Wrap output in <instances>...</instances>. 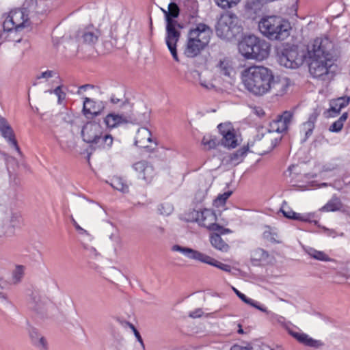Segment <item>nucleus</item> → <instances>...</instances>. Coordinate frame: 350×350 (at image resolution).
I'll return each mask as SVG.
<instances>
[{"label":"nucleus","instance_id":"1","mask_svg":"<svg viewBox=\"0 0 350 350\" xmlns=\"http://www.w3.org/2000/svg\"><path fill=\"white\" fill-rule=\"evenodd\" d=\"M310 58L309 71L315 78L324 80L328 74V37L317 38L308 46Z\"/></svg>","mask_w":350,"mask_h":350},{"label":"nucleus","instance_id":"2","mask_svg":"<svg viewBox=\"0 0 350 350\" xmlns=\"http://www.w3.org/2000/svg\"><path fill=\"white\" fill-rule=\"evenodd\" d=\"M272 71L264 66H253L244 71L243 83L245 88L256 96H262L271 90Z\"/></svg>","mask_w":350,"mask_h":350},{"label":"nucleus","instance_id":"3","mask_svg":"<svg viewBox=\"0 0 350 350\" xmlns=\"http://www.w3.org/2000/svg\"><path fill=\"white\" fill-rule=\"evenodd\" d=\"M179 14L180 9L178 5L171 2L168 5L165 41L173 59L177 62L180 61L176 49L177 42L180 38V29L183 28V25L175 20Z\"/></svg>","mask_w":350,"mask_h":350},{"label":"nucleus","instance_id":"4","mask_svg":"<svg viewBox=\"0 0 350 350\" xmlns=\"http://www.w3.org/2000/svg\"><path fill=\"white\" fill-rule=\"evenodd\" d=\"M258 29L262 34L271 40H284L290 35L291 24L280 16L263 17L258 23Z\"/></svg>","mask_w":350,"mask_h":350},{"label":"nucleus","instance_id":"5","mask_svg":"<svg viewBox=\"0 0 350 350\" xmlns=\"http://www.w3.org/2000/svg\"><path fill=\"white\" fill-rule=\"evenodd\" d=\"M239 51L246 59L261 61L268 57L270 44L265 40L250 35L239 42Z\"/></svg>","mask_w":350,"mask_h":350},{"label":"nucleus","instance_id":"6","mask_svg":"<svg viewBox=\"0 0 350 350\" xmlns=\"http://www.w3.org/2000/svg\"><path fill=\"white\" fill-rule=\"evenodd\" d=\"M36 8V0H26L21 9L14 10L10 12L3 21V27L7 29L16 28V30H23L29 27V13Z\"/></svg>","mask_w":350,"mask_h":350},{"label":"nucleus","instance_id":"7","mask_svg":"<svg viewBox=\"0 0 350 350\" xmlns=\"http://www.w3.org/2000/svg\"><path fill=\"white\" fill-rule=\"evenodd\" d=\"M275 50L278 62L281 66L295 69L304 63V53L299 52L297 46L282 43L277 46Z\"/></svg>","mask_w":350,"mask_h":350},{"label":"nucleus","instance_id":"8","mask_svg":"<svg viewBox=\"0 0 350 350\" xmlns=\"http://www.w3.org/2000/svg\"><path fill=\"white\" fill-rule=\"evenodd\" d=\"M189 219L197 222L200 226L205 227L212 231L221 234L228 233L230 230L224 228L217 224V216L213 211L204 208L201 211L193 210L189 215Z\"/></svg>","mask_w":350,"mask_h":350},{"label":"nucleus","instance_id":"9","mask_svg":"<svg viewBox=\"0 0 350 350\" xmlns=\"http://www.w3.org/2000/svg\"><path fill=\"white\" fill-rule=\"evenodd\" d=\"M172 250L173 252H180L189 259L198 260L201 262L212 265L224 271L230 272L231 270L230 265L221 263L215 258L192 248L174 245L172 247Z\"/></svg>","mask_w":350,"mask_h":350},{"label":"nucleus","instance_id":"10","mask_svg":"<svg viewBox=\"0 0 350 350\" xmlns=\"http://www.w3.org/2000/svg\"><path fill=\"white\" fill-rule=\"evenodd\" d=\"M238 18L234 14L226 13L222 14L218 20L215 31L216 34L221 38H230L235 35Z\"/></svg>","mask_w":350,"mask_h":350},{"label":"nucleus","instance_id":"11","mask_svg":"<svg viewBox=\"0 0 350 350\" xmlns=\"http://www.w3.org/2000/svg\"><path fill=\"white\" fill-rule=\"evenodd\" d=\"M212 33L213 31L209 26L204 23H199L195 28L190 29L188 37L198 40V42L208 44Z\"/></svg>","mask_w":350,"mask_h":350},{"label":"nucleus","instance_id":"12","mask_svg":"<svg viewBox=\"0 0 350 350\" xmlns=\"http://www.w3.org/2000/svg\"><path fill=\"white\" fill-rule=\"evenodd\" d=\"M288 333L299 342L315 349L316 350H326V345L319 340H315L305 333H299L288 329Z\"/></svg>","mask_w":350,"mask_h":350},{"label":"nucleus","instance_id":"13","mask_svg":"<svg viewBox=\"0 0 350 350\" xmlns=\"http://www.w3.org/2000/svg\"><path fill=\"white\" fill-rule=\"evenodd\" d=\"M103 130L102 126L96 122L85 124L81 130V136L84 142L92 144Z\"/></svg>","mask_w":350,"mask_h":350},{"label":"nucleus","instance_id":"14","mask_svg":"<svg viewBox=\"0 0 350 350\" xmlns=\"http://www.w3.org/2000/svg\"><path fill=\"white\" fill-rule=\"evenodd\" d=\"M21 221L22 218L19 213L12 212L8 213L3 219L5 234L7 236L12 235L14 233L15 228L20 227Z\"/></svg>","mask_w":350,"mask_h":350},{"label":"nucleus","instance_id":"15","mask_svg":"<svg viewBox=\"0 0 350 350\" xmlns=\"http://www.w3.org/2000/svg\"><path fill=\"white\" fill-rule=\"evenodd\" d=\"M218 129L222 135L221 144L225 147L234 148L237 146V139L234 129L229 124H219Z\"/></svg>","mask_w":350,"mask_h":350},{"label":"nucleus","instance_id":"16","mask_svg":"<svg viewBox=\"0 0 350 350\" xmlns=\"http://www.w3.org/2000/svg\"><path fill=\"white\" fill-rule=\"evenodd\" d=\"M105 108V103L100 100H94L89 98H85L83 111L85 116L88 114L92 117L100 114Z\"/></svg>","mask_w":350,"mask_h":350},{"label":"nucleus","instance_id":"17","mask_svg":"<svg viewBox=\"0 0 350 350\" xmlns=\"http://www.w3.org/2000/svg\"><path fill=\"white\" fill-rule=\"evenodd\" d=\"M133 169L138 173V178L146 181H150L154 175V167L146 161L135 163Z\"/></svg>","mask_w":350,"mask_h":350},{"label":"nucleus","instance_id":"18","mask_svg":"<svg viewBox=\"0 0 350 350\" xmlns=\"http://www.w3.org/2000/svg\"><path fill=\"white\" fill-rule=\"evenodd\" d=\"M0 131L2 136L8 140L10 145L14 148L19 154H21L20 148L18 147L17 142L14 137L12 129L7 120L1 116H0Z\"/></svg>","mask_w":350,"mask_h":350},{"label":"nucleus","instance_id":"19","mask_svg":"<svg viewBox=\"0 0 350 350\" xmlns=\"http://www.w3.org/2000/svg\"><path fill=\"white\" fill-rule=\"evenodd\" d=\"M306 176L302 173L301 166L298 165H292L288 167L284 172V176L286 180L295 186L297 183L303 182L304 178Z\"/></svg>","mask_w":350,"mask_h":350},{"label":"nucleus","instance_id":"20","mask_svg":"<svg viewBox=\"0 0 350 350\" xmlns=\"http://www.w3.org/2000/svg\"><path fill=\"white\" fill-rule=\"evenodd\" d=\"M321 111V108L317 107L314 109V112L309 116L307 122L302 124L300 127V133L304 134L303 142L306 141L312 134L314 123Z\"/></svg>","mask_w":350,"mask_h":350},{"label":"nucleus","instance_id":"21","mask_svg":"<svg viewBox=\"0 0 350 350\" xmlns=\"http://www.w3.org/2000/svg\"><path fill=\"white\" fill-rule=\"evenodd\" d=\"M207 45L206 44L198 42V40L188 37L184 53L188 57H195L199 55Z\"/></svg>","mask_w":350,"mask_h":350},{"label":"nucleus","instance_id":"22","mask_svg":"<svg viewBox=\"0 0 350 350\" xmlns=\"http://www.w3.org/2000/svg\"><path fill=\"white\" fill-rule=\"evenodd\" d=\"M152 142L151 132L147 128L142 127L137 130L135 140V146L142 148H148L149 147L148 143Z\"/></svg>","mask_w":350,"mask_h":350},{"label":"nucleus","instance_id":"23","mask_svg":"<svg viewBox=\"0 0 350 350\" xmlns=\"http://www.w3.org/2000/svg\"><path fill=\"white\" fill-rule=\"evenodd\" d=\"M113 138L111 135L105 133L103 130L96 137V140L91 144L94 148L109 149L113 144Z\"/></svg>","mask_w":350,"mask_h":350},{"label":"nucleus","instance_id":"24","mask_svg":"<svg viewBox=\"0 0 350 350\" xmlns=\"http://www.w3.org/2000/svg\"><path fill=\"white\" fill-rule=\"evenodd\" d=\"M217 68L221 75L228 78H231L235 73L232 61L229 57H224L220 59L217 65Z\"/></svg>","mask_w":350,"mask_h":350},{"label":"nucleus","instance_id":"25","mask_svg":"<svg viewBox=\"0 0 350 350\" xmlns=\"http://www.w3.org/2000/svg\"><path fill=\"white\" fill-rule=\"evenodd\" d=\"M31 343L40 350H47V342L44 336H41L34 327L29 330Z\"/></svg>","mask_w":350,"mask_h":350},{"label":"nucleus","instance_id":"26","mask_svg":"<svg viewBox=\"0 0 350 350\" xmlns=\"http://www.w3.org/2000/svg\"><path fill=\"white\" fill-rule=\"evenodd\" d=\"M127 122L126 116L113 113H109L104 119L105 124L109 129L116 128L122 124L126 123Z\"/></svg>","mask_w":350,"mask_h":350},{"label":"nucleus","instance_id":"27","mask_svg":"<svg viewBox=\"0 0 350 350\" xmlns=\"http://www.w3.org/2000/svg\"><path fill=\"white\" fill-rule=\"evenodd\" d=\"M270 83L271 90H273L274 94L277 96L283 95L288 88L287 79H275L273 76Z\"/></svg>","mask_w":350,"mask_h":350},{"label":"nucleus","instance_id":"28","mask_svg":"<svg viewBox=\"0 0 350 350\" xmlns=\"http://www.w3.org/2000/svg\"><path fill=\"white\" fill-rule=\"evenodd\" d=\"M350 101V97L345 96L332 99L329 103V113L331 112L338 113L340 110L347 106ZM331 114H329V117Z\"/></svg>","mask_w":350,"mask_h":350},{"label":"nucleus","instance_id":"29","mask_svg":"<svg viewBox=\"0 0 350 350\" xmlns=\"http://www.w3.org/2000/svg\"><path fill=\"white\" fill-rule=\"evenodd\" d=\"M45 304V300L42 298L38 292L33 291L29 295V305L33 310L41 312Z\"/></svg>","mask_w":350,"mask_h":350},{"label":"nucleus","instance_id":"30","mask_svg":"<svg viewBox=\"0 0 350 350\" xmlns=\"http://www.w3.org/2000/svg\"><path fill=\"white\" fill-rule=\"evenodd\" d=\"M210 242L214 248L222 252H227L229 250V245L222 239L220 234L218 233H213L211 234Z\"/></svg>","mask_w":350,"mask_h":350},{"label":"nucleus","instance_id":"31","mask_svg":"<svg viewBox=\"0 0 350 350\" xmlns=\"http://www.w3.org/2000/svg\"><path fill=\"white\" fill-rule=\"evenodd\" d=\"M293 113L288 111H285L282 114L277 116V122L280 129V133L286 131L289 124L291 122Z\"/></svg>","mask_w":350,"mask_h":350},{"label":"nucleus","instance_id":"32","mask_svg":"<svg viewBox=\"0 0 350 350\" xmlns=\"http://www.w3.org/2000/svg\"><path fill=\"white\" fill-rule=\"evenodd\" d=\"M280 211L283 215L288 219H293L295 220L306 221L307 219L299 213L294 212L293 210L289 208L287 206V203L284 201L280 208Z\"/></svg>","mask_w":350,"mask_h":350},{"label":"nucleus","instance_id":"33","mask_svg":"<svg viewBox=\"0 0 350 350\" xmlns=\"http://www.w3.org/2000/svg\"><path fill=\"white\" fill-rule=\"evenodd\" d=\"M247 150L248 148L245 146L239 149L236 152L230 154L228 161L233 165H238L243 161V159L246 155Z\"/></svg>","mask_w":350,"mask_h":350},{"label":"nucleus","instance_id":"34","mask_svg":"<svg viewBox=\"0 0 350 350\" xmlns=\"http://www.w3.org/2000/svg\"><path fill=\"white\" fill-rule=\"evenodd\" d=\"M111 185L113 188L122 191V193L129 192V185L120 177H114L111 179Z\"/></svg>","mask_w":350,"mask_h":350},{"label":"nucleus","instance_id":"35","mask_svg":"<svg viewBox=\"0 0 350 350\" xmlns=\"http://www.w3.org/2000/svg\"><path fill=\"white\" fill-rule=\"evenodd\" d=\"M304 250L310 257L316 260L322 261L328 260V256L323 252L318 251L312 247H306Z\"/></svg>","mask_w":350,"mask_h":350},{"label":"nucleus","instance_id":"36","mask_svg":"<svg viewBox=\"0 0 350 350\" xmlns=\"http://www.w3.org/2000/svg\"><path fill=\"white\" fill-rule=\"evenodd\" d=\"M347 118L348 113H343L338 120L334 122L332 124V125L329 126V131L332 132L340 131L342 129L344 122L347 120Z\"/></svg>","mask_w":350,"mask_h":350},{"label":"nucleus","instance_id":"37","mask_svg":"<svg viewBox=\"0 0 350 350\" xmlns=\"http://www.w3.org/2000/svg\"><path fill=\"white\" fill-rule=\"evenodd\" d=\"M25 267L23 265H16L12 272V281L14 284L21 282L25 275Z\"/></svg>","mask_w":350,"mask_h":350},{"label":"nucleus","instance_id":"38","mask_svg":"<svg viewBox=\"0 0 350 350\" xmlns=\"http://www.w3.org/2000/svg\"><path fill=\"white\" fill-rule=\"evenodd\" d=\"M342 70L341 62H332L329 63V80L339 75Z\"/></svg>","mask_w":350,"mask_h":350},{"label":"nucleus","instance_id":"39","mask_svg":"<svg viewBox=\"0 0 350 350\" xmlns=\"http://www.w3.org/2000/svg\"><path fill=\"white\" fill-rule=\"evenodd\" d=\"M269 257V254L267 251L261 248L256 249L252 255V259L256 261L266 260Z\"/></svg>","mask_w":350,"mask_h":350},{"label":"nucleus","instance_id":"40","mask_svg":"<svg viewBox=\"0 0 350 350\" xmlns=\"http://www.w3.org/2000/svg\"><path fill=\"white\" fill-rule=\"evenodd\" d=\"M5 30L8 31V41L14 42H19L21 40L22 36L20 34L21 30H16V28H12L10 29Z\"/></svg>","mask_w":350,"mask_h":350},{"label":"nucleus","instance_id":"41","mask_svg":"<svg viewBox=\"0 0 350 350\" xmlns=\"http://www.w3.org/2000/svg\"><path fill=\"white\" fill-rule=\"evenodd\" d=\"M332 62H341L340 60V49L338 46H333L329 51V63Z\"/></svg>","mask_w":350,"mask_h":350},{"label":"nucleus","instance_id":"42","mask_svg":"<svg viewBox=\"0 0 350 350\" xmlns=\"http://www.w3.org/2000/svg\"><path fill=\"white\" fill-rule=\"evenodd\" d=\"M232 191H228L222 194H219L217 198L214 200V205L215 206H220L226 203V200L231 196Z\"/></svg>","mask_w":350,"mask_h":350},{"label":"nucleus","instance_id":"43","mask_svg":"<svg viewBox=\"0 0 350 350\" xmlns=\"http://www.w3.org/2000/svg\"><path fill=\"white\" fill-rule=\"evenodd\" d=\"M83 42L87 44H94L98 40V36L92 31H85L82 36Z\"/></svg>","mask_w":350,"mask_h":350},{"label":"nucleus","instance_id":"44","mask_svg":"<svg viewBox=\"0 0 350 350\" xmlns=\"http://www.w3.org/2000/svg\"><path fill=\"white\" fill-rule=\"evenodd\" d=\"M215 3L221 8H231L233 5H236L239 0H215Z\"/></svg>","mask_w":350,"mask_h":350},{"label":"nucleus","instance_id":"45","mask_svg":"<svg viewBox=\"0 0 350 350\" xmlns=\"http://www.w3.org/2000/svg\"><path fill=\"white\" fill-rule=\"evenodd\" d=\"M158 211L161 215H169L173 211V206L170 204H162L159 206Z\"/></svg>","mask_w":350,"mask_h":350},{"label":"nucleus","instance_id":"46","mask_svg":"<svg viewBox=\"0 0 350 350\" xmlns=\"http://www.w3.org/2000/svg\"><path fill=\"white\" fill-rule=\"evenodd\" d=\"M344 10V6L341 3L333 4L332 7V14L334 18H336L340 16Z\"/></svg>","mask_w":350,"mask_h":350},{"label":"nucleus","instance_id":"47","mask_svg":"<svg viewBox=\"0 0 350 350\" xmlns=\"http://www.w3.org/2000/svg\"><path fill=\"white\" fill-rule=\"evenodd\" d=\"M110 100L111 102L113 103V104H117L118 103H121L120 107L121 108H126V107H129V108H131L132 106L131 105V103L129 102L128 100H120L119 98H116L115 96H112L110 98Z\"/></svg>","mask_w":350,"mask_h":350},{"label":"nucleus","instance_id":"48","mask_svg":"<svg viewBox=\"0 0 350 350\" xmlns=\"http://www.w3.org/2000/svg\"><path fill=\"white\" fill-rule=\"evenodd\" d=\"M342 208V204L337 198H333L329 202V211H339Z\"/></svg>","mask_w":350,"mask_h":350},{"label":"nucleus","instance_id":"49","mask_svg":"<svg viewBox=\"0 0 350 350\" xmlns=\"http://www.w3.org/2000/svg\"><path fill=\"white\" fill-rule=\"evenodd\" d=\"M202 144L206 147V148L211 149L216 146L217 142L215 139L207 138L204 136L202 140Z\"/></svg>","mask_w":350,"mask_h":350},{"label":"nucleus","instance_id":"50","mask_svg":"<svg viewBox=\"0 0 350 350\" xmlns=\"http://www.w3.org/2000/svg\"><path fill=\"white\" fill-rule=\"evenodd\" d=\"M49 92L52 94H55L58 97V103H60L61 100L65 98L66 94L62 90V86L57 87L53 90H49Z\"/></svg>","mask_w":350,"mask_h":350},{"label":"nucleus","instance_id":"51","mask_svg":"<svg viewBox=\"0 0 350 350\" xmlns=\"http://www.w3.org/2000/svg\"><path fill=\"white\" fill-rule=\"evenodd\" d=\"M56 75H57V72L55 70H49L42 72L40 75H38L36 78L38 79H48L55 77Z\"/></svg>","mask_w":350,"mask_h":350},{"label":"nucleus","instance_id":"52","mask_svg":"<svg viewBox=\"0 0 350 350\" xmlns=\"http://www.w3.org/2000/svg\"><path fill=\"white\" fill-rule=\"evenodd\" d=\"M236 295L245 304H253V299L247 297L243 293L239 291L237 288H232Z\"/></svg>","mask_w":350,"mask_h":350},{"label":"nucleus","instance_id":"53","mask_svg":"<svg viewBox=\"0 0 350 350\" xmlns=\"http://www.w3.org/2000/svg\"><path fill=\"white\" fill-rule=\"evenodd\" d=\"M128 325L132 329L133 331V333L135 334V336L136 337L137 340L140 342L141 345L142 346L143 349H144V344L142 340V338L139 334V332L137 330V329L135 327V326L130 323H127Z\"/></svg>","mask_w":350,"mask_h":350},{"label":"nucleus","instance_id":"54","mask_svg":"<svg viewBox=\"0 0 350 350\" xmlns=\"http://www.w3.org/2000/svg\"><path fill=\"white\" fill-rule=\"evenodd\" d=\"M8 31L5 29L3 25H2V28L0 26V45L5 40L8 41Z\"/></svg>","mask_w":350,"mask_h":350},{"label":"nucleus","instance_id":"55","mask_svg":"<svg viewBox=\"0 0 350 350\" xmlns=\"http://www.w3.org/2000/svg\"><path fill=\"white\" fill-rule=\"evenodd\" d=\"M269 133L277 132L280 133V129L278 126V123L277 122V119L273 120L269 124V128L268 129Z\"/></svg>","mask_w":350,"mask_h":350},{"label":"nucleus","instance_id":"56","mask_svg":"<svg viewBox=\"0 0 350 350\" xmlns=\"http://www.w3.org/2000/svg\"><path fill=\"white\" fill-rule=\"evenodd\" d=\"M77 231L78 233L82 236H86L88 238V240L91 241L92 239V235L85 229H83L81 227L77 228Z\"/></svg>","mask_w":350,"mask_h":350},{"label":"nucleus","instance_id":"57","mask_svg":"<svg viewBox=\"0 0 350 350\" xmlns=\"http://www.w3.org/2000/svg\"><path fill=\"white\" fill-rule=\"evenodd\" d=\"M203 314V312L202 309H196L195 311L191 312L189 313V317L191 318H198L200 317Z\"/></svg>","mask_w":350,"mask_h":350},{"label":"nucleus","instance_id":"58","mask_svg":"<svg viewBox=\"0 0 350 350\" xmlns=\"http://www.w3.org/2000/svg\"><path fill=\"white\" fill-rule=\"evenodd\" d=\"M200 84L201 85V86L207 90H211L212 88H214V85L213 83L207 82L205 80L203 81L200 79Z\"/></svg>","mask_w":350,"mask_h":350},{"label":"nucleus","instance_id":"59","mask_svg":"<svg viewBox=\"0 0 350 350\" xmlns=\"http://www.w3.org/2000/svg\"><path fill=\"white\" fill-rule=\"evenodd\" d=\"M83 247L84 250H85L86 251L89 252L90 254H94V255H96L97 254V252H96V249L94 247H92V246H90L87 244H83Z\"/></svg>","mask_w":350,"mask_h":350},{"label":"nucleus","instance_id":"60","mask_svg":"<svg viewBox=\"0 0 350 350\" xmlns=\"http://www.w3.org/2000/svg\"><path fill=\"white\" fill-rule=\"evenodd\" d=\"M250 305L254 306V308L260 310V311H262L264 312H267V309L265 308H263V307H262L260 306H258L257 304V303H256L254 300H253V304H250Z\"/></svg>","mask_w":350,"mask_h":350},{"label":"nucleus","instance_id":"61","mask_svg":"<svg viewBox=\"0 0 350 350\" xmlns=\"http://www.w3.org/2000/svg\"><path fill=\"white\" fill-rule=\"evenodd\" d=\"M230 350H249V349L239 345H234L230 348Z\"/></svg>","mask_w":350,"mask_h":350},{"label":"nucleus","instance_id":"62","mask_svg":"<svg viewBox=\"0 0 350 350\" xmlns=\"http://www.w3.org/2000/svg\"><path fill=\"white\" fill-rule=\"evenodd\" d=\"M110 239L113 241H114L117 244H120V239L118 236L117 235H115V234H111L110 236Z\"/></svg>","mask_w":350,"mask_h":350},{"label":"nucleus","instance_id":"63","mask_svg":"<svg viewBox=\"0 0 350 350\" xmlns=\"http://www.w3.org/2000/svg\"><path fill=\"white\" fill-rule=\"evenodd\" d=\"M89 88H93V86L89 84H85L80 86L79 90H78V94H80L81 90H86Z\"/></svg>","mask_w":350,"mask_h":350},{"label":"nucleus","instance_id":"64","mask_svg":"<svg viewBox=\"0 0 350 350\" xmlns=\"http://www.w3.org/2000/svg\"><path fill=\"white\" fill-rule=\"evenodd\" d=\"M70 219L76 230H77V228L81 227L72 215L70 217Z\"/></svg>","mask_w":350,"mask_h":350}]
</instances>
